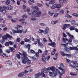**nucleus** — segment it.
I'll return each instance as SVG.
<instances>
[{
	"instance_id": "obj_10",
	"label": "nucleus",
	"mask_w": 78,
	"mask_h": 78,
	"mask_svg": "<svg viewBox=\"0 0 78 78\" xmlns=\"http://www.w3.org/2000/svg\"><path fill=\"white\" fill-rule=\"evenodd\" d=\"M0 12H2L3 14H6V10L5 9H3L1 7H0Z\"/></svg>"
},
{
	"instance_id": "obj_42",
	"label": "nucleus",
	"mask_w": 78,
	"mask_h": 78,
	"mask_svg": "<svg viewBox=\"0 0 78 78\" xmlns=\"http://www.w3.org/2000/svg\"><path fill=\"white\" fill-rule=\"evenodd\" d=\"M43 32L44 30L41 29H39L38 31V33H41V34H42V33H43Z\"/></svg>"
},
{
	"instance_id": "obj_44",
	"label": "nucleus",
	"mask_w": 78,
	"mask_h": 78,
	"mask_svg": "<svg viewBox=\"0 0 78 78\" xmlns=\"http://www.w3.org/2000/svg\"><path fill=\"white\" fill-rule=\"evenodd\" d=\"M12 31L14 33H18V31L16 30H14L12 29Z\"/></svg>"
},
{
	"instance_id": "obj_7",
	"label": "nucleus",
	"mask_w": 78,
	"mask_h": 78,
	"mask_svg": "<svg viewBox=\"0 0 78 78\" xmlns=\"http://www.w3.org/2000/svg\"><path fill=\"white\" fill-rule=\"evenodd\" d=\"M61 54L62 56H69V57H71V55L65 54L64 52L62 51L61 52Z\"/></svg>"
},
{
	"instance_id": "obj_22",
	"label": "nucleus",
	"mask_w": 78,
	"mask_h": 78,
	"mask_svg": "<svg viewBox=\"0 0 78 78\" xmlns=\"http://www.w3.org/2000/svg\"><path fill=\"white\" fill-rule=\"evenodd\" d=\"M56 69V68L55 67V66H52L51 67V70L53 72V73H55V69Z\"/></svg>"
},
{
	"instance_id": "obj_36",
	"label": "nucleus",
	"mask_w": 78,
	"mask_h": 78,
	"mask_svg": "<svg viewBox=\"0 0 78 78\" xmlns=\"http://www.w3.org/2000/svg\"><path fill=\"white\" fill-rule=\"evenodd\" d=\"M48 14H49V15L50 16H53V14H54V13L51 12H50V11H49Z\"/></svg>"
},
{
	"instance_id": "obj_14",
	"label": "nucleus",
	"mask_w": 78,
	"mask_h": 78,
	"mask_svg": "<svg viewBox=\"0 0 78 78\" xmlns=\"http://www.w3.org/2000/svg\"><path fill=\"white\" fill-rule=\"evenodd\" d=\"M69 29L70 30H75L76 31V32H77L78 33V30L77 29H75L74 27L72 26H71L70 28Z\"/></svg>"
},
{
	"instance_id": "obj_55",
	"label": "nucleus",
	"mask_w": 78,
	"mask_h": 78,
	"mask_svg": "<svg viewBox=\"0 0 78 78\" xmlns=\"http://www.w3.org/2000/svg\"><path fill=\"white\" fill-rule=\"evenodd\" d=\"M22 17L23 18H24V19H26V18H27V16L26 15H23Z\"/></svg>"
},
{
	"instance_id": "obj_47",
	"label": "nucleus",
	"mask_w": 78,
	"mask_h": 78,
	"mask_svg": "<svg viewBox=\"0 0 78 78\" xmlns=\"http://www.w3.org/2000/svg\"><path fill=\"white\" fill-rule=\"evenodd\" d=\"M35 56H36V57H37L38 58L39 56V52H37L35 53Z\"/></svg>"
},
{
	"instance_id": "obj_59",
	"label": "nucleus",
	"mask_w": 78,
	"mask_h": 78,
	"mask_svg": "<svg viewBox=\"0 0 78 78\" xmlns=\"http://www.w3.org/2000/svg\"><path fill=\"white\" fill-rule=\"evenodd\" d=\"M59 5H60V8H61V7L62 6H63V5H64V4H63V3L62 2L60 3V4H59Z\"/></svg>"
},
{
	"instance_id": "obj_32",
	"label": "nucleus",
	"mask_w": 78,
	"mask_h": 78,
	"mask_svg": "<svg viewBox=\"0 0 78 78\" xmlns=\"http://www.w3.org/2000/svg\"><path fill=\"white\" fill-rule=\"evenodd\" d=\"M35 39L34 38H30L29 40V42H32V41H34Z\"/></svg>"
},
{
	"instance_id": "obj_40",
	"label": "nucleus",
	"mask_w": 78,
	"mask_h": 78,
	"mask_svg": "<svg viewBox=\"0 0 78 78\" xmlns=\"http://www.w3.org/2000/svg\"><path fill=\"white\" fill-rule=\"evenodd\" d=\"M59 14V13H55L53 17H57L58 15Z\"/></svg>"
},
{
	"instance_id": "obj_31",
	"label": "nucleus",
	"mask_w": 78,
	"mask_h": 78,
	"mask_svg": "<svg viewBox=\"0 0 78 78\" xmlns=\"http://www.w3.org/2000/svg\"><path fill=\"white\" fill-rule=\"evenodd\" d=\"M10 4V1L9 0H7L5 2V4L6 5H9Z\"/></svg>"
},
{
	"instance_id": "obj_60",
	"label": "nucleus",
	"mask_w": 78,
	"mask_h": 78,
	"mask_svg": "<svg viewBox=\"0 0 78 78\" xmlns=\"http://www.w3.org/2000/svg\"><path fill=\"white\" fill-rule=\"evenodd\" d=\"M30 52L31 53H35V51L33 50L30 51Z\"/></svg>"
},
{
	"instance_id": "obj_26",
	"label": "nucleus",
	"mask_w": 78,
	"mask_h": 78,
	"mask_svg": "<svg viewBox=\"0 0 78 78\" xmlns=\"http://www.w3.org/2000/svg\"><path fill=\"white\" fill-rule=\"evenodd\" d=\"M23 58H27V54L25 52H23Z\"/></svg>"
},
{
	"instance_id": "obj_41",
	"label": "nucleus",
	"mask_w": 78,
	"mask_h": 78,
	"mask_svg": "<svg viewBox=\"0 0 78 78\" xmlns=\"http://www.w3.org/2000/svg\"><path fill=\"white\" fill-rule=\"evenodd\" d=\"M61 70H62V74H64L66 72V69H62Z\"/></svg>"
},
{
	"instance_id": "obj_27",
	"label": "nucleus",
	"mask_w": 78,
	"mask_h": 78,
	"mask_svg": "<svg viewBox=\"0 0 78 78\" xmlns=\"http://www.w3.org/2000/svg\"><path fill=\"white\" fill-rule=\"evenodd\" d=\"M42 71L44 73H47V69H42Z\"/></svg>"
},
{
	"instance_id": "obj_8",
	"label": "nucleus",
	"mask_w": 78,
	"mask_h": 78,
	"mask_svg": "<svg viewBox=\"0 0 78 78\" xmlns=\"http://www.w3.org/2000/svg\"><path fill=\"white\" fill-rule=\"evenodd\" d=\"M48 44L49 45L52 46V47H56V43H55V42H53L51 43H48Z\"/></svg>"
},
{
	"instance_id": "obj_2",
	"label": "nucleus",
	"mask_w": 78,
	"mask_h": 78,
	"mask_svg": "<svg viewBox=\"0 0 78 78\" xmlns=\"http://www.w3.org/2000/svg\"><path fill=\"white\" fill-rule=\"evenodd\" d=\"M67 60V63H69V64L70 66L73 68H75L76 67V66H78V63H77V61H75L74 62L73 61H70V60L68 59H66Z\"/></svg>"
},
{
	"instance_id": "obj_30",
	"label": "nucleus",
	"mask_w": 78,
	"mask_h": 78,
	"mask_svg": "<svg viewBox=\"0 0 78 78\" xmlns=\"http://www.w3.org/2000/svg\"><path fill=\"white\" fill-rule=\"evenodd\" d=\"M35 78H39V73L36 74L35 75Z\"/></svg>"
},
{
	"instance_id": "obj_15",
	"label": "nucleus",
	"mask_w": 78,
	"mask_h": 78,
	"mask_svg": "<svg viewBox=\"0 0 78 78\" xmlns=\"http://www.w3.org/2000/svg\"><path fill=\"white\" fill-rule=\"evenodd\" d=\"M26 63L27 64H30L31 63V60H30L28 58H26Z\"/></svg>"
},
{
	"instance_id": "obj_34",
	"label": "nucleus",
	"mask_w": 78,
	"mask_h": 78,
	"mask_svg": "<svg viewBox=\"0 0 78 78\" xmlns=\"http://www.w3.org/2000/svg\"><path fill=\"white\" fill-rule=\"evenodd\" d=\"M6 35L7 36V37L9 38V39H11L12 38V36H11L10 35L8 34H6Z\"/></svg>"
},
{
	"instance_id": "obj_37",
	"label": "nucleus",
	"mask_w": 78,
	"mask_h": 78,
	"mask_svg": "<svg viewBox=\"0 0 78 78\" xmlns=\"http://www.w3.org/2000/svg\"><path fill=\"white\" fill-rule=\"evenodd\" d=\"M16 56L17 58L18 59H20V55L19 54H16Z\"/></svg>"
},
{
	"instance_id": "obj_53",
	"label": "nucleus",
	"mask_w": 78,
	"mask_h": 78,
	"mask_svg": "<svg viewBox=\"0 0 78 78\" xmlns=\"http://www.w3.org/2000/svg\"><path fill=\"white\" fill-rule=\"evenodd\" d=\"M9 43H8V42H6L5 44V46H6V47H7L8 46H9Z\"/></svg>"
},
{
	"instance_id": "obj_9",
	"label": "nucleus",
	"mask_w": 78,
	"mask_h": 78,
	"mask_svg": "<svg viewBox=\"0 0 78 78\" xmlns=\"http://www.w3.org/2000/svg\"><path fill=\"white\" fill-rule=\"evenodd\" d=\"M42 60L43 62H44V64L47 63L46 62V57H45L44 55H42Z\"/></svg>"
},
{
	"instance_id": "obj_6",
	"label": "nucleus",
	"mask_w": 78,
	"mask_h": 78,
	"mask_svg": "<svg viewBox=\"0 0 78 78\" xmlns=\"http://www.w3.org/2000/svg\"><path fill=\"white\" fill-rule=\"evenodd\" d=\"M26 58H23V57L21 58L22 63L24 64H26V63H27V59H26Z\"/></svg>"
},
{
	"instance_id": "obj_61",
	"label": "nucleus",
	"mask_w": 78,
	"mask_h": 78,
	"mask_svg": "<svg viewBox=\"0 0 78 78\" xmlns=\"http://www.w3.org/2000/svg\"><path fill=\"white\" fill-rule=\"evenodd\" d=\"M20 44L21 45H23L24 44H25V42L23 41H22L21 42H20Z\"/></svg>"
},
{
	"instance_id": "obj_33",
	"label": "nucleus",
	"mask_w": 78,
	"mask_h": 78,
	"mask_svg": "<svg viewBox=\"0 0 78 78\" xmlns=\"http://www.w3.org/2000/svg\"><path fill=\"white\" fill-rule=\"evenodd\" d=\"M70 74L72 76H76L77 75V74L75 73H70Z\"/></svg>"
},
{
	"instance_id": "obj_23",
	"label": "nucleus",
	"mask_w": 78,
	"mask_h": 78,
	"mask_svg": "<svg viewBox=\"0 0 78 78\" xmlns=\"http://www.w3.org/2000/svg\"><path fill=\"white\" fill-rule=\"evenodd\" d=\"M57 71H58V73H59V78H62V76L63 75L62 73H61L58 70H57Z\"/></svg>"
},
{
	"instance_id": "obj_39",
	"label": "nucleus",
	"mask_w": 78,
	"mask_h": 78,
	"mask_svg": "<svg viewBox=\"0 0 78 78\" xmlns=\"http://www.w3.org/2000/svg\"><path fill=\"white\" fill-rule=\"evenodd\" d=\"M23 31V29H22L21 30H20V29L19 30H18V33H22Z\"/></svg>"
},
{
	"instance_id": "obj_52",
	"label": "nucleus",
	"mask_w": 78,
	"mask_h": 78,
	"mask_svg": "<svg viewBox=\"0 0 78 78\" xmlns=\"http://www.w3.org/2000/svg\"><path fill=\"white\" fill-rule=\"evenodd\" d=\"M37 5L38 6H40V7H41V6H42V4H40L39 3H37Z\"/></svg>"
},
{
	"instance_id": "obj_56",
	"label": "nucleus",
	"mask_w": 78,
	"mask_h": 78,
	"mask_svg": "<svg viewBox=\"0 0 78 78\" xmlns=\"http://www.w3.org/2000/svg\"><path fill=\"white\" fill-rule=\"evenodd\" d=\"M20 22H23V21H25V19H20L19 20Z\"/></svg>"
},
{
	"instance_id": "obj_3",
	"label": "nucleus",
	"mask_w": 78,
	"mask_h": 78,
	"mask_svg": "<svg viewBox=\"0 0 78 78\" xmlns=\"http://www.w3.org/2000/svg\"><path fill=\"white\" fill-rule=\"evenodd\" d=\"M37 43L39 45H40V46H41H41H42V45H43L40 42V38H39V37L38 36L37 37V39L36 40V41L34 42L33 44L36 45Z\"/></svg>"
},
{
	"instance_id": "obj_4",
	"label": "nucleus",
	"mask_w": 78,
	"mask_h": 78,
	"mask_svg": "<svg viewBox=\"0 0 78 78\" xmlns=\"http://www.w3.org/2000/svg\"><path fill=\"white\" fill-rule=\"evenodd\" d=\"M66 41H68V44H71V45L72 44V43H71L72 41V40L71 38H69V40H68L66 38H62V42H63V43H66Z\"/></svg>"
},
{
	"instance_id": "obj_11",
	"label": "nucleus",
	"mask_w": 78,
	"mask_h": 78,
	"mask_svg": "<svg viewBox=\"0 0 78 78\" xmlns=\"http://www.w3.org/2000/svg\"><path fill=\"white\" fill-rule=\"evenodd\" d=\"M49 30V29L48 27H46L45 30H43V33L44 34H48V31Z\"/></svg>"
},
{
	"instance_id": "obj_29",
	"label": "nucleus",
	"mask_w": 78,
	"mask_h": 78,
	"mask_svg": "<svg viewBox=\"0 0 78 78\" xmlns=\"http://www.w3.org/2000/svg\"><path fill=\"white\" fill-rule=\"evenodd\" d=\"M64 11L63 9H62L59 12L60 14H64Z\"/></svg>"
},
{
	"instance_id": "obj_43",
	"label": "nucleus",
	"mask_w": 78,
	"mask_h": 78,
	"mask_svg": "<svg viewBox=\"0 0 78 78\" xmlns=\"http://www.w3.org/2000/svg\"><path fill=\"white\" fill-rule=\"evenodd\" d=\"M41 26H42V27H44L45 25V24L43 23H40L39 24Z\"/></svg>"
},
{
	"instance_id": "obj_20",
	"label": "nucleus",
	"mask_w": 78,
	"mask_h": 78,
	"mask_svg": "<svg viewBox=\"0 0 78 78\" xmlns=\"http://www.w3.org/2000/svg\"><path fill=\"white\" fill-rule=\"evenodd\" d=\"M70 25V24H65V25H64L63 26V27L62 28V29L64 30L66 28H67V26H69Z\"/></svg>"
},
{
	"instance_id": "obj_25",
	"label": "nucleus",
	"mask_w": 78,
	"mask_h": 78,
	"mask_svg": "<svg viewBox=\"0 0 78 78\" xmlns=\"http://www.w3.org/2000/svg\"><path fill=\"white\" fill-rule=\"evenodd\" d=\"M9 49H10V50H11V51L12 52V53H14L15 51L14 48L12 47H9Z\"/></svg>"
},
{
	"instance_id": "obj_54",
	"label": "nucleus",
	"mask_w": 78,
	"mask_h": 78,
	"mask_svg": "<svg viewBox=\"0 0 78 78\" xmlns=\"http://www.w3.org/2000/svg\"><path fill=\"white\" fill-rule=\"evenodd\" d=\"M7 17L9 19H11V18H12V17H11V16H10L9 15H7Z\"/></svg>"
},
{
	"instance_id": "obj_50",
	"label": "nucleus",
	"mask_w": 78,
	"mask_h": 78,
	"mask_svg": "<svg viewBox=\"0 0 78 78\" xmlns=\"http://www.w3.org/2000/svg\"><path fill=\"white\" fill-rule=\"evenodd\" d=\"M50 8L51 9H55V7H54V5H52L50 6Z\"/></svg>"
},
{
	"instance_id": "obj_24",
	"label": "nucleus",
	"mask_w": 78,
	"mask_h": 78,
	"mask_svg": "<svg viewBox=\"0 0 78 78\" xmlns=\"http://www.w3.org/2000/svg\"><path fill=\"white\" fill-rule=\"evenodd\" d=\"M58 21L56 20L55 21H52L51 22V24H52V25H55V24H56L57 23H58Z\"/></svg>"
},
{
	"instance_id": "obj_48",
	"label": "nucleus",
	"mask_w": 78,
	"mask_h": 78,
	"mask_svg": "<svg viewBox=\"0 0 78 78\" xmlns=\"http://www.w3.org/2000/svg\"><path fill=\"white\" fill-rule=\"evenodd\" d=\"M43 41L44 42V43L45 42H47V39H46L45 38H43Z\"/></svg>"
},
{
	"instance_id": "obj_64",
	"label": "nucleus",
	"mask_w": 78,
	"mask_h": 78,
	"mask_svg": "<svg viewBox=\"0 0 78 78\" xmlns=\"http://www.w3.org/2000/svg\"><path fill=\"white\" fill-rule=\"evenodd\" d=\"M17 5H20V2L19 1L17 0Z\"/></svg>"
},
{
	"instance_id": "obj_16",
	"label": "nucleus",
	"mask_w": 78,
	"mask_h": 78,
	"mask_svg": "<svg viewBox=\"0 0 78 78\" xmlns=\"http://www.w3.org/2000/svg\"><path fill=\"white\" fill-rule=\"evenodd\" d=\"M60 67H58V69L60 70H62V68H64V66L62 63L60 64Z\"/></svg>"
},
{
	"instance_id": "obj_18",
	"label": "nucleus",
	"mask_w": 78,
	"mask_h": 78,
	"mask_svg": "<svg viewBox=\"0 0 78 78\" xmlns=\"http://www.w3.org/2000/svg\"><path fill=\"white\" fill-rule=\"evenodd\" d=\"M54 7L55 8H60V5L59 4H55L53 5Z\"/></svg>"
},
{
	"instance_id": "obj_49",
	"label": "nucleus",
	"mask_w": 78,
	"mask_h": 78,
	"mask_svg": "<svg viewBox=\"0 0 78 78\" xmlns=\"http://www.w3.org/2000/svg\"><path fill=\"white\" fill-rule=\"evenodd\" d=\"M16 41L18 42H20V39L19 38H17L16 39Z\"/></svg>"
},
{
	"instance_id": "obj_5",
	"label": "nucleus",
	"mask_w": 78,
	"mask_h": 78,
	"mask_svg": "<svg viewBox=\"0 0 78 78\" xmlns=\"http://www.w3.org/2000/svg\"><path fill=\"white\" fill-rule=\"evenodd\" d=\"M49 75L50 76H52L53 77V78H55L56 77V75H57V70L56 71V73H55V74H53V73L51 72H49Z\"/></svg>"
},
{
	"instance_id": "obj_58",
	"label": "nucleus",
	"mask_w": 78,
	"mask_h": 78,
	"mask_svg": "<svg viewBox=\"0 0 78 78\" xmlns=\"http://www.w3.org/2000/svg\"><path fill=\"white\" fill-rule=\"evenodd\" d=\"M24 41L25 42H29V40L28 39H27V38H26L24 40Z\"/></svg>"
},
{
	"instance_id": "obj_62",
	"label": "nucleus",
	"mask_w": 78,
	"mask_h": 78,
	"mask_svg": "<svg viewBox=\"0 0 78 78\" xmlns=\"http://www.w3.org/2000/svg\"><path fill=\"white\" fill-rule=\"evenodd\" d=\"M63 36L64 37H66L67 36V35L65 34L64 33H63Z\"/></svg>"
},
{
	"instance_id": "obj_38",
	"label": "nucleus",
	"mask_w": 78,
	"mask_h": 78,
	"mask_svg": "<svg viewBox=\"0 0 78 78\" xmlns=\"http://www.w3.org/2000/svg\"><path fill=\"white\" fill-rule=\"evenodd\" d=\"M27 48H28L29 49H30V48L31 47V45L29 44H28L27 45Z\"/></svg>"
},
{
	"instance_id": "obj_1",
	"label": "nucleus",
	"mask_w": 78,
	"mask_h": 78,
	"mask_svg": "<svg viewBox=\"0 0 78 78\" xmlns=\"http://www.w3.org/2000/svg\"><path fill=\"white\" fill-rule=\"evenodd\" d=\"M34 12L36 14H37V16L34 15L31 17V19L30 20H32V21H35L37 20V18H36L37 17H39L41 16V14L42 13V12L39 11L38 12L36 11H34Z\"/></svg>"
},
{
	"instance_id": "obj_21",
	"label": "nucleus",
	"mask_w": 78,
	"mask_h": 78,
	"mask_svg": "<svg viewBox=\"0 0 78 78\" xmlns=\"http://www.w3.org/2000/svg\"><path fill=\"white\" fill-rule=\"evenodd\" d=\"M24 75V73L23 72H22L21 73H20L18 75V77H22Z\"/></svg>"
},
{
	"instance_id": "obj_17",
	"label": "nucleus",
	"mask_w": 78,
	"mask_h": 78,
	"mask_svg": "<svg viewBox=\"0 0 78 78\" xmlns=\"http://www.w3.org/2000/svg\"><path fill=\"white\" fill-rule=\"evenodd\" d=\"M2 38L3 41H5V40L7 39V36H6V35H4V36H2Z\"/></svg>"
},
{
	"instance_id": "obj_19",
	"label": "nucleus",
	"mask_w": 78,
	"mask_h": 78,
	"mask_svg": "<svg viewBox=\"0 0 78 78\" xmlns=\"http://www.w3.org/2000/svg\"><path fill=\"white\" fill-rule=\"evenodd\" d=\"M32 58L33 61L34 62H36V61H37V59H38L37 58H36V57L35 56L32 57Z\"/></svg>"
},
{
	"instance_id": "obj_13",
	"label": "nucleus",
	"mask_w": 78,
	"mask_h": 78,
	"mask_svg": "<svg viewBox=\"0 0 78 78\" xmlns=\"http://www.w3.org/2000/svg\"><path fill=\"white\" fill-rule=\"evenodd\" d=\"M66 34L68 36L70 37L71 38H72V39H74V37H73V35L67 32H66Z\"/></svg>"
},
{
	"instance_id": "obj_35",
	"label": "nucleus",
	"mask_w": 78,
	"mask_h": 78,
	"mask_svg": "<svg viewBox=\"0 0 78 78\" xmlns=\"http://www.w3.org/2000/svg\"><path fill=\"white\" fill-rule=\"evenodd\" d=\"M34 11H33V12H30L29 13H28V14L29 15H30L31 16H32L33 15V14H34Z\"/></svg>"
},
{
	"instance_id": "obj_46",
	"label": "nucleus",
	"mask_w": 78,
	"mask_h": 78,
	"mask_svg": "<svg viewBox=\"0 0 78 78\" xmlns=\"http://www.w3.org/2000/svg\"><path fill=\"white\" fill-rule=\"evenodd\" d=\"M66 17H68V18H72V16H71L69 15H67L66 16Z\"/></svg>"
},
{
	"instance_id": "obj_63",
	"label": "nucleus",
	"mask_w": 78,
	"mask_h": 78,
	"mask_svg": "<svg viewBox=\"0 0 78 78\" xmlns=\"http://www.w3.org/2000/svg\"><path fill=\"white\" fill-rule=\"evenodd\" d=\"M6 52H7L8 53H9L11 52L10 50H7L6 51Z\"/></svg>"
},
{
	"instance_id": "obj_45",
	"label": "nucleus",
	"mask_w": 78,
	"mask_h": 78,
	"mask_svg": "<svg viewBox=\"0 0 78 78\" xmlns=\"http://www.w3.org/2000/svg\"><path fill=\"white\" fill-rule=\"evenodd\" d=\"M34 10H37V11H39V8L37 6H35L34 9Z\"/></svg>"
},
{
	"instance_id": "obj_57",
	"label": "nucleus",
	"mask_w": 78,
	"mask_h": 78,
	"mask_svg": "<svg viewBox=\"0 0 78 78\" xmlns=\"http://www.w3.org/2000/svg\"><path fill=\"white\" fill-rule=\"evenodd\" d=\"M73 50H78V48L76 47H73Z\"/></svg>"
},
{
	"instance_id": "obj_12",
	"label": "nucleus",
	"mask_w": 78,
	"mask_h": 78,
	"mask_svg": "<svg viewBox=\"0 0 78 78\" xmlns=\"http://www.w3.org/2000/svg\"><path fill=\"white\" fill-rule=\"evenodd\" d=\"M55 0H51L49 2V5H53L54 3H55Z\"/></svg>"
},
{
	"instance_id": "obj_51",
	"label": "nucleus",
	"mask_w": 78,
	"mask_h": 78,
	"mask_svg": "<svg viewBox=\"0 0 78 78\" xmlns=\"http://www.w3.org/2000/svg\"><path fill=\"white\" fill-rule=\"evenodd\" d=\"M41 75L43 77H45V75L44 74V73L41 72Z\"/></svg>"
},
{
	"instance_id": "obj_28",
	"label": "nucleus",
	"mask_w": 78,
	"mask_h": 78,
	"mask_svg": "<svg viewBox=\"0 0 78 78\" xmlns=\"http://www.w3.org/2000/svg\"><path fill=\"white\" fill-rule=\"evenodd\" d=\"M12 8H13V7L11 5H9L8 6V9H9V10H11V9H12Z\"/></svg>"
}]
</instances>
